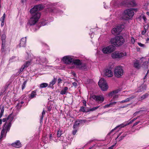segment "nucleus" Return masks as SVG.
I'll use <instances>...</instances> for the list:
<instances>
[{
  "label": "nucleus",
  "mask_w": 149,
  "mask_h": 149,
  "mask_svg": "<svg viewBox=\"0 0 149 149\" xmlns=\"http://www.w3.org/2000/svg\"><path fill=\"white\" fill-rule=\"evenodd\" d=\"M45 6L42 4L35 6L30 10L32 17L29 21V23L30 25H35L38 21L40 16V13L38 12L42 10Z\"/></svg>",
  "instance_id": "1"
},
{
  "label": "nucleus",
  "mask_w": 149,
  "mask_h": 149,
  "mask_svg": "<svg viewBox=\"0 0 149 149\" xmlns=\"http://www.w3.org/2000/svg\"><path fill=\"white\" fill-rule=\"evenodd\" d=\"M111 43L116 46L123 45L125 42V40L121 36H117L112 38L110 40Z\"/></svg>",
  "instance_id": "2"
},
{
  "label": "nucleus",
  "mask_w": 149,
  "mask_h": 149,
  "mask_svg": "<svg viewBox=\"0 0 149 149\" xmlns=\"http://www.w3.org/2000/svg\"><path fill=\"white\" fill-rule=\"evenodd\" d=\"M136 9L131 8L127 9L124 11L123 15V18L127 20L131 18L134 15V11H135Z\"/></svg>",
  "instance_id": "3"
},
{
  "label": "nucleus",
  "mask_w": 149,
  "mask_h": 149,
  "mask_svg": "<svg viewBox=\"0 0 149 149\" xmlns=\"http://www.w3.org/2000/svg\"><path fill=\"white\" fill-rule=\"evenodd\" d=\"M114 74L115 76L117 77H120L122 76L123 74L122 67L119 66L116 67L114 69Z\"/></svg>",
  "instance_id": "4"
},
{
  "label": "nucleus",
  "mask_w": 149,
  "mask_h": 149,
  "mask_svg": "<svg viewBox=\"0 0 149 149\" xmlns=\"http://www.w3.org/2000/svg\"><path fill=\"white\" fill-rule=\"evenodd\" d=\"M98 84L102 90L106 91L108 88V86L104 78H101L98 83Z\"/></svg>",
  "instance_id": "5"
},
{
  "label": "nucleus",
  "mask_w": 149,
  "mask_h": 149,
  "mask_svg": "<svg viewBox=\"0 0 149 149\" xmlns=\"http://www.w3.org/2000/svg\"><path fill=\"white\" fill-rule=\"evenodd\" d=\"M115 46L110 45L103 48L102 51L104 54H109L113 52L115 50Z\"/></svg>",
  "instance_id": "6"
},
{
  "label": "nucleus",
  "mask_w": 149,
  "mask_h": 149,
  "mask_svg": "<svg viewBox=\"0 0 149 149\" xmlns=\"http://www.w3.org/2000/svg\"><path fill=\"white\" fill-rule=\"evenodd\" d=\"M126 55V53L123 52H115L111 54V57L113 58H119Z\"/></svg>",
  "instance_id": "7"
},
{
  "label": "nucleus",
  "mask_w": 149,
  "mask_h": 149,
  "mask_svg": "<svg viewBox=\"0 0 149 149\" xmlns=\"http://www.w3.org/2000/svg\"><path fill=\"white\" fill-rule=\"evenodd\" d=\"M122 29L120 26H118L113 28L111 31V33L114 35L119 34L122 31Z\"/></svg>",
  "instance_id": "8"
},
{
  "label": "nucleus",
  "mask_w": 149,
  "mask_h": 149,
  "mask_svg": "<svg viewBox=\"0 0 149 149\" xmlns=\"http://www.w3.org/2000/svg\"><path fill=\"white\" fill-rule=\"evenodd\" d=\"M73 60V58L70 56H65L62 59V60L64 63L67 64L71 63Z\"/></svg>",
  "instance_id": "9"
},
{
  "label": "nucleus",
  "mask_w": 149,
  "mask_h": 149,
  "mask_svg": "<svg viewBox=\"0 0 149 149\" xmlns=\"http://www.w3.org/2000/svg\"><path fill=\"white\" fill-rule=\"evenodd\" d=\"M11 126V122H6L3 125L2 130L7 132L9 131Z\"/></svg>",
  "instance_id": "10"
},
{
  "label": "nucleus",
  "mask_w": 149,
  "mask_h": 149,
  "mask_svg": "<svg viewBox=\"0 0 149 149\" xmlns=\"http://www.w3.org/2000/svg\"><path fill=\"white\" fill-rule=\"evenodd\" d=\"M92 98L96 101L100 103L103 102L104 101V98L102 96H99L94 95L92 96Z\"/></svg>",
  "instance_id": "11"
},
{
  "label": "nucleus",
  "mask_w": 149,
  "mask_h": 149,
  "mask_svg": "<svg viewBox=\"0 0 149 149\" xmlns=\"http://www.w3.org/2000/svg\"><path fill=\"white\" fill-rule=\"evenodd\" d=\"M6 36L5 34L2 35L1 37L2 40V45L1 50L2 52L4 51V49L5 47Z\"/></svg>",
  "instance_id": "12"
},
{
  "label": "nucleus",
  "mask_w": 149,
  "mask_h": 149,
  "mask_svg": "<svg viewBox=\"0 0 149 149\" xmlns=\"http://www.w3.org/2000/svg\"><path fill=\"white\" fill-rule=\"evenodd\" d=\"M104 76L106 77H111L113 75V72L109 69H106L104 71Z\"/></svg>",
  "instance_id": "13"
},
{
  "label": "nucleus",
  "mask_w": 149,
  "mask_h": 149,
  "mask_svg": "<svg viewBox=\"0 0 149 149\" xmlns=\"http://www.w3.org/2000/svg\"><path fill=\"white\" fill-rule=\"evenodd\" d=\"M74 64L78 66V68L80 69H82L83 65L79 59L75 60L73 62Z\"/></svg>",
  "instance_id": "14"
},
{
  "label": "nucleus",
  "mask_w": 149,
  "mask_h": 149,
  "mask_svg": "<svg viewBox=\"0 0 149 149\" xmlns=\"http://www.w3.org/2000/svg\"><path fill=\"white\" fill-rule=\"evenodd\" d=\"M13 119V117L12 114H10L8 118H3V119L2 121L3 122H5L8 120H9L8 122H11Z\"/></svg>",
  "instance_id": "15"
},
{
  "label": "nucleus",
  "mask_w": 149,
  "mask_h": 149,
  "mask_svg": "<svg viewBox=\"0 0 149 149\" xmlns=\"http://www.w3.org/2000/svg\"><path fill=\"white\" fill-rule=\"evenodd\" d=\"M12 146L17 148H19L22 146V144L19 141H17L15 142L12 143Z\"/></svg>",
  "instance_id": "16"
},
{
  "label": "nucleus",
  "mask_w": 149,
  "mask_h": 149,
  "mask_svg": "<svg viewBox=\"0 0 149 149\" xmlns=\"http://www.w3.org/2000/svg\"><path fill=\"white\" fill-rule=\"evenodd\" d=\"M146 85H142L137 88V90L136 91L137 92H140L144 91L145 90L146 88Z\"/></svg>",
  "instance_id": "17"
},
{
  "label": "nucleus",
  "mask_w": 149,
  "mask_h": 149,
  "mask_svg": "<svg viewBox=\"0 0 149 149\" xmlns=\"http://www.w3.org/2000/svg\"><path fill=\"white\" fill-rule=\"evenodd\" d=\"M26 41V37L22 38L20 40V43L19 45V47L25 46Z\"/></svg>",
  "instance_id": "18"
},
{
  "label": "nucleus",
  "mask_w": 149,
  "mask_h": 149,
  "mask_svg": "<svg viewBox=\"0 0 149 149\" xmlns=\"http://www.w3.org/2000/svg\"><path fill=\"white\" fill-rule=\"evenodd\" d=\"M83 121L82 120H76L74 123L73 128L78 129V127L80 123H82Z\"/></svg>",
  "instance_id": "19"
},
{
  "label": "nucleus",
  "mask_w": 149,
  "mask_h": 149,
  "mask_svg": "<svg viewBox=\"0 0 149 149\" xmlns=\"http://www.w3.org/2000/svg\"><path fill=\"white\" fill-rule=\"evenodd\" d=\"M134 66L135 68L139 69L141 67V65L139 63V61L138 60H135L134 62Z\"/></svg>",
  "instance_id": "20"
},
{
  "label": "nucleus",
  "mask_w": 149,
  "mask_h": 149,
  "mask_svg": "<svg viewBox=\"0 0 149 149\" xmlns=\"http://www.w3.org/2000/svg\"><path fill=\"white\" fill-rule=\"evenodd\" d=\"M36 92V90H35L32 91L30 95L29 98L31 99H32L36 97V96L37 95Z\"/></svg>",
  "instance_id": "21"
},
{
  "label": "nucleus",
  "mask_w": 149,
  "mask_h": 149,
  "mask_svg": "<svg viewBox=\"0 0 149 149\" xmlns=\"http://www.w3.org/2000/svg\"><path fill=\"white\" fill-rule=\"evenodd\" d=\"M7 133V132L2 130L1 133L0 139L5 138L6 137Z\"/></svg>",
  "instance_id": "22"
},
{
  "label": "nucleus",
  "mask_w": 149,
  "mask_h": 149,
  "mask_svg": "<svg viewBox=\"0 0 149 149\" xmlns=\"http://www.w3.org/2000/svg\"><path fill=\"white\" fill-rule=\"evenodd\" d=\"M68 88L67 87H64V89H62L60 92V94L63 95L65 94L66 93L68 90Z\"/></svg>",
  "instance_id": "23"
},
{
  "label": "nucleus",
  "mask_w": 149,
  "mask_h": 149,
  "mask_svg": "<svg viewBox=\"0 0 149 149\" xmlns=\"http://www.w3.org/2000/svg\"><path fill=\"white\" fill-rule=\"evenodd\" d=\"M56 79L54 77V79L52 80V81L50 82V84L49 85V87H52L53 85L56 83Z\"/></svg>",
  "instance_id": "24"
},
{
  "label": "nucleus",
  "mask_w": 149,
  "mask_h": 149,
  "mask_svg": "<svg viewBox=\"0 0 149 149\" xmlns=\"http://www.w3.org/2000/svg\"><path fill=\"white\" fill-rule=\"evenodd\" d=\"M149 95L148 93H145L141 97L139 98V100H142L146 98Z\"/></svg>",
  "instance_id": "25"
},
{
  "label": "nucleus",
  "mask_w": 149,
  "mask_h": 149,
  "mask_svg": "<svg viewBox=\"0 0 149 149\" xmlns=\"http://www.w3.org/2000/svg\"><path fill=\"white\" fill-rule=\"evenodd\" d=\"M62 131L60 129H59L57 132V137H61V139L62 137H63V136H61V135L62 134Z\"/></svg>",
  "instance_id": "26"
},
{
  "label": "nucleus",
  "mask_w": 149,
  "mask_h": 149,
  "mask_svg": "<svg viewBox=\"0 0 149 149\" xmlns=\"http://www.w3.org/2000/svg\"><path fill=\"white\" fill-rule=\"evenodd\" d=\"M123 125H124V123H123L116 126L113 129H112V130H111L110 132L109 133V134H111L113 131L115 130L117 128L119 127L120 128H121L122 127H122V126H123Z\"/></svg>",
  "instance_id": "27"
},
{
  "label": "nucleus",
  "mask_w": 149,
  "mask_h": 149,
  "mask_svg": "<svg viewBox=\"0 0 149 149\" xmlns=\"http://www.w3.org/2000/svg\"><path fill=\"white\" fill-rule=\"evenodd\" d=\"M137 118H135L133 120H132L130 121V122L129 123H127L126 124H124L123 125V126H122L121 127H124L125 126H126L127 125H129L131 123H132L134 121L136 120L137 119Z\"/></svg>",
  "instance_id": "28"
},
{
  "label": "nucleus",
  "mask_w": 149,
  "mask_h": 149,
  "mask_svg": "<svg viewBox=\"0 0 149 149\" xmlns=\"http://www.w3.org/2000/svg\"><path fill=\"white\" fill-rule=\"evenodd\" d=\"M48 84L47 83H42L40 85V88H45L47 86Z\"/></svg>",
  "instance_id": "29"
},
{
  "label": "nucleus",
  "mask_w": 149,
  "mask_h": 149,
  "mask_svg": "<svg viewBox=\"0 0 149 149\" xmlns=\"http://www.w3.org/2000/svg\"><path fill=\"white\" fill-rule=\"evenodd\" d=\"M99 107V106L96 107H94L92 108H90L88 109V110L87 111L88 112H89L90 111H93L97 109L98 107Z\"/></svg>",
  "instance_id": "30"
},
{
  "label": "nucleus",
  "mask_w": 149,
  "mask_h": 149,
  "mask_svg": "<svg viewBox=\"0 0 149 149\" xmlns=\"http://www.w3.org/2000/svg\"><path fill=\"white\" fill-rule=\"evenodd\" d=\"M40 61L42 63H46L47 62V60L45 58H42L40 59Z\"/></svg>",
  "instance_id": "31"
},
{
  "label": "nucleus",
  "mask_w": 149,
  "mask_h": 149,
  "mask_svg": "<svg viewBox=\"0 0 149 149\" xmlns=\"http://www.w3.org/2000/svg\"><path fill=\"white\" fill-rule=\"evenodd\" d=\"M31 64V61H28L26 62L23 65L24 66H25V68L27 67Z\"/></svg>",
  "instance_id": "32"
},
{
  "label": "nucleus",
  "mask_w": 149,
  "mask_h": 149,
  "mask_svg": "<svg viewBox=\"0 0 149 149\" xmlns=\"http://www.w3.org/2000/svg\"><path fill=\"white\" fill-rule=\"evenodd\" d=\"M26 83H27V81H24L22 85V90H23L25 88V86H26Z\"/></svg>",
  "instance_id": "33"
},
{
  "label": "nucleus",
  "mask_w": 149,
  "mask_h": 149,
  "mask_svg": "<svg viewBox=\"0 0 149 149\" xmlns=\"http://www.w3.org/2000/svg\"><path fill=\"white\" fill-rule=\"evenodd\" d=\"M78 129L73 128V130L72 132V134L73 135H75L76 134Z\"/></svg>",
  "instance_id": "34"
},
{
  "label": "nucleus",
  "mask_w": 149,
  "mask_h": 149,
  "mask_svg": "<svg viewBox=\"0 0 149 149\" xmlns=\"http://www.w3.org/2000/svg\"><path fill=\"white\" fill-rule=\"evenodd\" d=\"M45 110L44 109H43V111L42 112V116H41V119H40L41 121H42L43 120V117H44L43 115H45Z\"/></svg>",
  "instance_id": "35"
},
{
  "label": "nucleus",
  "mask_w": 149,
  "mask_h": 149,
  "mask_svg": "<svg viewBox=\"0 0 149 149\" xmlns=\"http://www.w3.org/2000/svg\"><path fill=\"white\" fill-rule=\"evenodd\" d=\"M130 4L131 5H132V6H136V5L135 2L134 0H132L131 1L130 3Z\"/></svg>",
  "instance_id": "36"
},
{
  "label": "nucleus",
  "mask_w": 149,
  "mask_h": 149,
  "mask_svg": "<svg viewBox=\"0 0 149 149\" xmlns=\"http://www.w3.org/2000/svg\"><path fill=\"white\" fill-rule=\"evenodd\" d=\"M5 17L6 15L4 13L3 16L1 17V18L0 19V21H1L4 22Z\"/></svg>",
  "instance_id": "37"
},
{
  "label": "nucleus",
  "mask_w": 149,
  "mask_h": 149,
  "mask_svg": "<svg viewBox=\"0 0 149 149\" xmlns=\"http://www.w3.org/2000/svg\"><path fill=\"white\" fill-rule=\"evenodd\" d=\"M79 111H82L83 112H85V108L84 107H81L80 109L79 110Z\"/></svg>",
  "instance_id": "38"
},
{
  "label": "nucleus",
  "mask_w": 149,
  "mask_h": 149,
  "mask_svg": "<svg viewBox=\"0 0 149 149\" xmlns=\"http://www.w3.org/2000/svg\"><path fill=\"white\" fill-rule=\"evenodd\" d=\"M130 42L132 44H134L135 42V40L133 37H131L130 38Z\"/></svg>",
  "instance_id": "39"
},
{
  "label": "nucleus",
  "mask_w": 149,
  "mask_h": 149,
  "mask_svg": "<svg viewBox=\"0 0 149 149\" xmlns=\"http://www.w3.org/2000/svg\"><path fill=\"white\" fill-rule=\"evenodd\" d=\"M129 101H130L129 100V99H128V98H127V99H126L125 100H122V101L120 102V103H125V102H128Z\"/></svg>",
  "instance_id": "40"
},
{
  "label": "nucleus",
  "mask_w": 149,
  "mask_h": 149,
  "mask_svg": "<svg viewBox=\"0 0 149 149\" xmlns=\"http://www.w3.org/2000/svg\"><path fill=\"white\" fill-rule=\"evenodd\" d=\"M25 68V66H24V65H23L22 66L21 68L19 70L18 72H19V73H20L21 72L23 71V70Z\"/></svg>",
  "instance_id": "41"
},
{
  "label": "nucleus",
  "mask_w": 149,
  "mask_h": 149,
  "mask_svg": "<svg viewBox=\"0 0 149 149\" xmlns=\"http://www.w3.org/2000/svg\"><path fill=\"white\" fill-rule=\"evenodd\" d=\"M118 90H116V91H113L111 92L110 93V95H112L113 94H114V93H115V94L117 93H118Z\"/></svg>",
  "instance_id": "42"
},
{
  "label": "nucleus",
  "mask_w": 149,
  "mask_h": 149,
  "mask_svg": "<svg viewBox=\"0 0 149 149\" xmlns=\"http://www.w3.org/2000/svg\"><path fill=\"white\" fill-rule=\"evenodd\" d=\"M135 96L134 95H131V96L128 98V99H129V101L131 100L132 99H133L134 98V97H135Z\"/></svg>",
  "instance_id": "43"
},
{
  "label": "nucleus",
  "mask_w": 149,
  "mask_h": 149,
  "mask_svg": "<svg viewBox=\"0 0 149 149\" xmlns=\"http://www.w3.org/2000/svg\"><path fill=\"white\" fill-rule=\"evenodd\" d=\"M146 29L145 27H144V30H143L141 32V34L142 35H144L146 33Z\"/></svg>",
  "instance_id": "44"
},
{
  "label": "nucleus",
  "mask_w": 149,
  "mask_h": 149,
  "mask_svg": "<svg viewBox=\"0 0 149 149\" xmlns=\"http://www.w3.org/2000/svg\"><path fill=\"white\" fill-rule=\"evenodd\" d=\"M138 44L141 47H145V45L144 44H142L140 42H138Z\"/></svg>",
  "instance_id": "45"
},
{
  "label": "nucleus",
  "mask_w": 149,
  "mask_h": 149,
  "mask_svg": "<svg viewBox=\"0 0 149 149\" xmlns=\"http://www.w3.org/2000/svg\"><path fill=\"white\" fill-rule=\"evenodd\" d=\"M109 107H111V106H110L109 104L104 105L103 107L104 108H106Z\"/></svg>",
  "instance_id": "46"
},
{
  "label": "nucleus",
  "mask_w": 149,
  "mask_h": 149,
  "mask_svg": "<svg viewBox=\"0 0 149 149\" xmlns=\"http://www.w3.org/2000/svg\"><path fill=\"white\" fill-rule=\"evenodd\" d=\"M116 143L114 145L112 146H111L109 147L108 149H113V148L114 147V146H115L116 144Z\"/></svg>",
  "instance_id": "47"
},
{
  "label": "nucleus",
  "mask_w": 149,
  "mask_h": 149,
  "mask_svg": "<svg viewBox=\"0 0 149 149\" xmlns=\"http://www.w3.org/2000/svg\"><path fill=\"white\" fill-rule=\"evenodd\" d=\"M47 111H49L51 110V109L52 108V107L51 106H50L49 107H47Z\"/></svg>",
  "instance_id": "48"
},
{
  "label": "nucleus",
  "mask_w": 149,
  "mask_h": 149,
  "mask_svg": "<svg viewBox=\"0 0 149 149\" xmlns=\"http://www.w3.org/2000/svg\"><path fill=\"white\" fill-rule=\"evenodd\" d=\"M116 103H117L116 102H112L110 103L109 104H110L111 107L112 105L115 104H116Z\"/></svg>",
  "instance_id": "49"
},
{
  "label": "nucleus",
  "mask_w": 149,
  "mask_h": 149,
  "mask_svg": "<svg viewBox=\"0 0 149 149\" xmlns=\"http://www.w3.org/2000/svg\"><path fill=\"white\" fill-rule=\"evenodd\" d=\"M24 103V102L21 101L20 103H18V104H17V106H18V107H19V106L21 107V105H20V104H23Z\"/></svg>",
  "instance_id": "50"
},
{
  "label": "nucleus",
  "mask_w": 149,
  "mask_h": 149,
  "mask_svg": "<svg viewBox=\"0 0 149 149\" xmlns=\"http://www.w3.org/2000/svg\"><path fill=\"white\" fill-rule=\"evenodd\" d=\"M83 103L84 105L85 106H86V102L85 100H83Z\"/></svg>",
  "instance_id": "51"
},
{
  "label": "nucleus",
  "mask_w": 149,
  "mask_h": 149,
  "mask_svg": "<svg viewBox=\"0 0 149 149\" xmlns=\"http://www.w3.org/2000/svg\"><path fill=\"white\" fill-rule=\"evenodd\" d=\"M58 84H59L62 81V80L61 79V78H59L58 79Z\"/></svg>",
  "instance_id": "52"
},
{
  "label": "nucleus",
  "mask_w": 149,
  "mask_h": 149,
  "mask_svg": "<svg viewBox=\"0 0 149 149\" xmlns=\"http://www.w3.org/2000/svg\"><path fill=\"white\" fill-rule=\"evenodd\" d=\"M118 97V95H115L113 96V99H115L116 98H117Z\"/></svg>",
  "instance_id": "53"
},
{
  "label": "nucleus",
  "mask_w": 149,
  "mask_h": 149,
  "mask_svg": "<svg viewBox=\"0 0 149 149\" xmlns=\"http://www.w3.org/2000/svg\"><path fill=\"white\" fill-rule=\"evenodd\" d=\"M139 122H140L139 121H138V122H136V123H135L134 124L133 126H134L135 125H137L139 123Z\"/></svg>",
  "instance_id": "54"
},
{
  "label": "nucleus",
  "mask_w": 149,
  "mask_h": 149,
  "mask_svg": "<svg viewBox=\"0 0 149 149\" xmlns=\"http://www.w3.org/2000/svg\"><path fill=\"white\" fill-rule=\"evenodd\" d=\"M72 85H73V86H76L77 85V83L76 82H74L72 83Z\"/></svg>",
  "instance_id": "55"
},
{
  "label": "nucleus",
  "mask_w": 149,
  "mask_h": 149,
  "mask_svg": "<svg viewBox=\"0 0 149 149\" xmlns=\"http://www.w3.org/2000/svg\"><path fill=\"white\" fill-rule=\"evenodd\" d=\"M46 24H47L46 22L45 23H44L43 21V22H41V25L42 26H44Z\"/></svg>",
  "instance_id": "56"
},
{
  "label": "nucleus",
  "mask_w": 149,
  "mask_h": 149,
  "mask_svg": "<svg viewBox=\"0 0 149 149\" xmlns=\"http://www.w3.org/2000/svg\"><path fill=\"white\" fill-rule=\"evenodd\" d=\"M148 63V62L147 61H145L144 62H143V64L144 65H146Z\"/></svg>",
  "instance_id": "57"
},
{
  "label": "nucleus",
  "mask_w": 149,
  "mask_h": 149,
  "mask_svg": "<svg viewBox=\"0 0 149 149\" xmlns=\"http://www.w3.org/2000/svg\"><path fill=\"white\" fill-rule=\"evenodd\" d=\"M1 26H3V25L4 24V22H3V21H1Z\"/></svg>",
  "instance_id": "58"
},
{
  "label": "nucleus",
  "mask_w": 149,
  "mask_h": 149,
  "mask_svg": "<svg viewBox=\"0 0 149 149\" xmlns=\"http://www.w3.org/2000/svg\"><path fill=\"white\" fill-rule=\"evenodd\" d=\"M130 104H127V105H125V106H124L123 107V108H125V107H128V106Z\"/></svg>",
  "instance_id": "59"
},
{
  "label": "nucleus",
  "mask_w": 149,
  "mask_h": 149,
  "mask_svg": "<svg viewBox=\"0 0 149 149\" xmlns=\"http://www.w3.org/2000/svg\"><path fill=\"white\" fill-rule=\"evenodd\" d=\"M143 18L144 21H146L147 19L144 16L143 17Z\"/></svg>",
  "instance_id": "60"
},
{
  "label": "nucleus",
  "mask_w": 149,
  "mask_h": 149,
  "mask_svg": "<svg viewBox=\"0 0 149 149\" xmlns=\"http://www.w3.org/2000/svg\"><path fill=\"white\" fill-rule=\"evenodd\" d=\"M26 1V0H21V1L22 3H24Z\"/></svg>",
  "instance_id": "61"
},
{
  "label": "nucleus",
  "mask_w": 149,
  "mask_h": 149,
  "mask_svg": "<svg viewBox=\"0 0 149 149\" xmlns=\"http://www.w3.org/2000/svg\"><path fill=\"white\" fill-rule=\"evenodd\" d=\"M124 137H125V136H121V137H120V138H121V139H122L124 138Z\"/></svg>",
  "instance_id": "62"
},
{
  "label": "nucleus",
  "mask_w": 149,
  "mask_h": 149,
  "mask_svg": "<svg viewBox=\"0 0 149 149\" xmlns=\"http://www.w3.org/2000/svg\"><path fill=\"white\" fill-rule=\"evenodd\" d=\"M52 134H50V135L49 137H50V139H51V138L52 137Z\"/></svg>",
  "instance_id": "63"
},
{
  "label": "nucleus",
  "mask_w": 149,
  "mask_h": 149,
  "mask_svg": "<svg viewBox=\"0 0 149 149\" xmlns=\"http://www.w3.org/2000/svg\"><path fill=\"white\" fill-rule=\"evenodd\" d=\"M146 14H147V15L149 16V12H147Z\"/></svg>",
  "instance_id": "64"
}]
</instances>
